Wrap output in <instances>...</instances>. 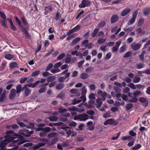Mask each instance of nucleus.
Returning a JSON list of instances; mask_svg holds the SVG:
<instances>
[{"label": "nucleus", "mask_w": 150, "mask_h": 150, "mask_svg": "<svg viewBox=\"0 0 150 150\" xmlns=\"http://www.w3.org/2000/svg\"><path fill=\"white\" fill-rule=\"evenodd\" d=\"M88 116L85 113L82 114H80L78 116H74V120H79L80 121L86 120L88 119Z\"/></svg>", "instance_id": "1"}, {"label": "nucleus", "mask_w": 150, "mask_h": 150, "mask_svg": "<svg viewBox=\"0 0 150 150\" xmlns=\"http://www.w3.org/2000/svg\"><path fill=\"white\" fill-rule=\"evenodd\" d=\"M14 139V137H11L10 139L7 138L4 140L0 142V147L1 148L4 147L8 143L12 141Z\"/></svg>", "instance_id": "2"}, {"label": "nucleus", "mask_w": 150, "mask_h": 150, "mask_svg": "<svg viewBox=\"0 0 150 150\" xmlns=\"http://www.w3.org/2000/svg\"><path fill=\"white\" fill-rule=\"evenodd\" d=\"M91 4V1L88 0H82L81 3L79 5V7L81 8H84L89 6Z\"/></svg>", "instance_id": "3"}, {"label": "nucleus", "mask_w": 150, "mask_h": 150, "mask_svg": "<svg viewBox=\"0 0 150 150\" xmlns=\"http://www.w3.org/2000/svg\"><path fill=\"white\" fill-rule=\"evenodd\" d=\"M137 14L138 12L137 11H136L133 13L132 17V19L129 21V23H128V25H132L134 22Z\"/></svg>", "instance_id": "4"}, {"label": "nucleus", "mask_w": 150, "mask_h": 150, "mask_svg": "<svg viewBox=\"0 0 150 150\" xmlns=\"http://www.w3.org/2000/svg\"><path fill=\"white\" fill-rule=\"evenodd\" d=\"M98 95L99 96H102L103 100H105V97L107 96V93L106 92H103L101 90H98L97 92Z\"/></svg>", "instance_id": "5"}, {"label": "nucleus", "mask_w": 150, "mask_h": 150, "mask_svg": "<svg viewBox=\"0 0 150 150\" xmlns=\"http://www.w3.org/2000/svg\"><path fill=\"white\" fill-rule=\"evenodd\" d=\"M27 86L25 85L23 87V89L24 90V94L25 96H29L31 93V90L27 87Z\"/></svg>", "instance_id": "6"}, {"label": "nucleus", "mask_w": 150, "mask_h": 150, "mask_svg": "<svg viewBox=\"0 0 150 150\" xmlns=\"http://www.w3.org/2000/svg\"><path fill=\"white\" fill-rule=\"evenodd\" d=\"M53 8L51 5H49L47 6H45L44 7V14L45 15H47L49 12L52 11Z\"/></svg>", "instance_id": "7"}, {"label": "nucleus", "mask_w": 150, "mask_h": 150, "mask_svg": "<svg viewBox=\"0 0 150 150\" xmlns=\"http://www.w3.org/2000/svg\"><path fill=\"white\" fill-rule=\"evenodd\" d=\"M45 143H39L35 145L32 147V149L33 150H36L39 149L41 147H42L45 146Z\"/></svg>", "instance_id": "8"}, {"label": "nucleus", "mask_w": 150, "mask_h": 150, "mask_svg": "<svg viewBox=\"0 0 150 150\" xmlns=\"http://www.w3.org/2000/svg\"><path fill=\"white\" fill-rule=\"evenodd\" d=\"M62 129L65 130L66 133L67 134V137H69L71 135V130L69 129L68 127H63Z\"/></svg>", "instance_id": "9"}, {"label": "nucleus", "mask_w": 150, "mask_h": 150, "mask_svg": "<svg viewBox=\"0 0 150 150\" xmlns=\"http://www.w3.org/2000/svg\"><path fill=\"white\" fill-rule=\"evenodd\" d=\"M139 101L142 103L144 106H146L148 104V101L145 98L143 97H141L139 99Z\"/></svg>", "instance_id": "10"}, {"label": "nucleus", "mask_w": 150, "mask_h": 150, "mask_svg": "<svg viewBox=\"0 0 150 150\" xmlns=\"http://www.w3.org/2000/svg\"><path fill=\"white\" fill-rule=\"evenodd\" d=\"M88 129L90 131L93 130L95 128V126L93 125V122L91 121H89L87 123Z\"/></svg>", "instance_id": "11"}, {"label": "nucleus", "mask_w": 150, "mask_h": 150, "mask_svg": "<svg viewBox=\"0 0 150 150\" xmlns=\"http://www.w3.org/2000/svg\"><path fill=\"white\" fill-rule=\"evenodd\" d=\"M141 46V45L139 44H132L131 45V47L134 50L136 51L139 49Z\"/></svg>", "instance_id": "12"}, {"label": "nucleus", "mask_w": 150, "mask_h": 150, "mask_svg": "<svg viewBox=\"0 0 150 150\" xmlns=\"http://www.w3.org/2000/svg\"><path fill=\"white\" fill-rule=\"evenodd\" d=\"M70 92L71 93L75 94V96H79L80 95V93L79 90L77 89H73L70 90Z\"/></svg>", "instance_id": "13"}, {"label": "nucleus", "mask_w": 150, "mask_h": 150, "mask_svg": "<svg viewBox=\"0 0 150 150\" xmlns=\"http://www.w3.org/2000/svg\"><path fill=\"white\" fill-rule=\"evenodd\" d=\"M16 95V90L14 88L12 89L10 92L9 98L10 99H13Z\"/></svg>", "instance_id": "14"}, {"label": "nucleus", "mask_w": 150, "mask_h": 150, "mask_svg": "<svg viewBox=\"0 0 150 150\" xmlns=\"http://www.w3.org/2000/svg\"><path fill=\"white\" fill-rule=\"evenodd\" d=\"M118 19V16L115 14L113 15L111 17V22L112 23H114L117 22Z\"/></svg>", "instance_id": "15"}, {"label": "nucleus", "mask_w": 150, "mask_h": 150, "mask_svg": "<svg viewBox=\"0 0 150 150\" xmlns=\"http://www.w3.org/2000/svg\"><path fill=\"white\" fill-rule=\"evenodd\" d=\"M6 134H7L6 136H5L6 138H8L10 136V134H13V135L15 136H17L18 135L16 134H13V132L11 130L7 131L6 132Z\"/></svg>", "instance_id": "16"}, {"label": "nucleus", "mask_w": 150, "mask_h": 150, "mask_svg": "<svg viewBox=\"0 0 150 150\" xmlns=\"http://www.w3.org/2000/svg\"><path fill=\"white\" fill-rule=\"evenodd\" d=\"M131 11V9L129 8H127L124 9L121 13V16H124L127 15Z\"/></svg>", "instance_id": "17"}, {"label": "nucleus", "mask_w": 150, "mask_h": 150, "mask_svg": "<svg viewBox=\"0 0 150 150\" xmlns=\"http://www.w3.org/2000/svg\"><path fill=\"white\" fill-rule=\"evenodd\" d=\"M40 82V81L39 80L37 81H36V82L34 83H30L28 84H27L26 86H27L31 87L32 88H34L35 87L37 84L38 83Z\"/></svg>", "instance_id": "18"}, {"label": "nucleus", "mask_w": 150, "mask_h": 150, "mask_svg": "<svg viewBox=\"0 0 150 150\" xmlns=\"http://www.w3.org/2000/svg\"><path fill=\"white\" fill-rule=\"evenodd\" d=\"M101 100H102L100 98H98L96 100V105L97 108H99L102 105L103 102Z\"/></svg>", "instance_id": "19"}, {"label": "nucleus", "mask_w": 150, "mask_h": 150, "mask_svg": "<svg viewBox=\"0 0 150 150\" xmlns=\"http://www.w3.org/2000/svg\"><path fill=\"white\" fill-rule=\"evenodd\" d=\"M64 87V84L63 83H60L57 84L56 86V89L57 90H60Z\"/></svg>", "instance_id": "20"}, {"label": "nucleus", "mask_w": 150, "mask_h": 150, "mask_svg": "<svg viewBox=\"0 0 150 150\" xmlns=\"http://www.w3.org/2000/svg\"><path fill=\"white\" fill-rule=\"evenodd\" d=\"M81 40V38L79 37H77L74 39L71 42L70 45L72 46L75 45L77 42H79Z\"/></svg>", "instance_id": "21"}, {"label": "nucleus", "mask_w": 150, "mask_h": 150, "mask_svg": "<svg viewBox=\"0 0 150 150\" xmlns=\"http://www.w3.org/2000/svg\"><path fill=\"white\" fill-rule=\"evenodd\" d=\"M114 122V120L112 119H110L105 121L104 123L105 125H107L108 124H112Z\"/></svg>", "instance_id": "22"}, {"label": "nucleus", "mask_w": 150, "mask_h": 150, "mask_svg": "<svg viewBox=\"0 0 150 150\" xmlns=\"http://www.w3.org/2000/svg\"><path fill=\"white\" fill-rule=\"evenodd\" d=\"M89 77V75L86 73H83L80 74V78L83 80L87 79Z\"/></svg>", "instance_id": "23"}, {"label": "nucleus", "mask_w": 150, "mask_h": 150, "mask_svg": "<svg viewBox=\"0 0 150 150\" xmlns=\"http://www.w3.org/2000/svg\"><path fill=\"white\" fill-rule=\"evenodd\" d=\"M144 14L145 16H147L150 12V8H144L143 11Z\"/></svg>", "instance_id": "24"}, {"label": "nucleus", "mask_w": 150, "mask_h": 150, "mask_svg": "<svg viewBox=\"0 0 150 150\" xmlns=\"http://www.w3.org/2000/svg\"><path fill=\"white\" fill-rule=\"evenodd\" d=\"M56 79V78L55 76H50L48 77L47 79V81L48 82H52L55 80Z\"/></svg>", "instance_id": "25"}, {"label": "nucleus", "mask_w": 150, "mask_h": 150, "mask_svg": "<svg viewBox=\"0 0 150 150\" xmlns=\"http://www.w3.org/2000/svg\"><path fill=\"white\" fill-rule=\"evenodd\" d=\"M105 22L104 21H102L99 23L98 25V27L99 28H103L105 25Z\"/></svg>", "instance_id": "26"}, {"label": "nucleus", "mask_w": 150, "mask_h": 150, "mask_svg": "<svg viewBox=\"0 0 150 150\" xmlns=\"http://www.w3.org/2000/svg\"><path fill=\"white\" fill-rule=\"evenodd\" d=\"M21 21H22L23 23L24 24V25L26 27H29V25L24 17H23L22 18Z\"/></svg>", "instance_id": "27"}, {"label": "nucleus", "mask_w": 150, "mask_h": 150, "mask_svg": "<svg viewBox=\"0 0 150 150\" xmlns=\"http://www.w3.org/2000/svg\"><path fill=\"white\" fill-rule=\"evenodd\" d=\"M81 101V100H77L76 99H74L73 100H72L71 104L72 105H75L76 104L78 103Z\"/></svg>", "instance_id": "28"}, {"label": "nucleus", "mask_w": 150, "mask_h": 150, "mask_svg": "<svg viewBox=\"0 0 150 150\" xmlns=\"http://www.w3.org/2000/svg\"><path fill=\"white\" fill-rule=\"evenodd\" d=\"M141 80V78L135 76L133 80V81L134 83L139 82Z\"/></svg>", "instance_id": "29"}, {"label": "nucleus", "mask_w": 150, "mask_h": 150, "mask_svg": "<svg viewBox=\"0 0 150 150\" xmlns=\"http://www.w3.org/2000/svg\"><path fill=\"white\" fill-rule=\"evenodd\" d=\"M144 64L143 63H139L136 64V68L139 69L144 68Z\"/></svg>", "instance_id": "30"}, {"label": "nucleus", "mask_w": 150, "mask_h": 150, "mask_svg": "<svg viewBox=\"0 0 150 150\" xmlns=\"http://www.w3.org/2000/svg\"><path fill=\"white\" fill-rule=\"evenodd\" d=\"M99 31V30L98 28H95L93 33H92L91 36L92 37H95L97 34L98 33V32Z\"/></svg>", "instance_id": "31"}, {"label": "nucleus", "mask_w": 150, "mask_h": 150, "mask_svg": "<svg viewBox=\"0 0 150 150\" xmlns=\"http://www.w3.org/2000/svg\"><path fill=\"white\" fill-rule=\"evenodd\" d=\"M25 132L23 130V129L20 130H19L18 132L19 133L23 135L25 137H29L30 136V135L28 134H25L24 133Z\"/></svg>", "instance_id": "32"}, {"label": "nucleus", "mask_w": 150, "mask_h": 150, "mask_svg": "<svg viewBox=\"0 0 150 150\" xmlns=\"http://www.w3.org/2000/svg\"><path fill=\"white\" fill-rule=\"evenodd\" d=\"M133 104L132 103H128L127 104L126 106V110H128L131 109L133 106Z\"/></svg>", "instance_id": "33"}, {"label": "nucleus", "mask_w": 150, "mask_h": 150, "mask_svg": "<svg viewBox=\"0 0 150 150\" xmlns=\"http://www.w3.org/2000/svg\"><path fill=\"white\" fill-rule=\"evenodd\" d=\"M5 57L8 60H11L14 57V56L12 54H7L5 55Z\"/></svg>", "instance_id": "34"}, {"label": "nucleus", "mask_w": 150, "mask_h": 150, "mask_svg": "<svg viewBox=\"0 0 150 150\" xmlns=\"http://www.w3.org/2000/svg\"><path fill=\"white\" fill-rule=\"evenodd\" d=\"M137 100L138 99L135 96H134V97L129 99L128 100V102H130L135 103L136 102Z\"/></svg>", "instance_id": "35"}, {"label": "nucleus", "mask_w": 150, "mask_h": 150, "mask_svg": "<svg viewBox=\"0 0 150 150\" xmlns=\"http://www.w3.org/2000/svg\"><path fill=\"white\" fill-rule=\"evenodd\" d=\"M50 121H55L58 119L57 117L55 116H51L48 118Z\"/></svg>", "instance_id": "36"}, {"label": "nucleus", "mask_w": 150, "mask_h": 150, "mask_svg": "<svg viewBox=\"0 0 150 150\" xmlns=\"http://www.w3.org/2000/svg\"><path fill=\"white\" fill-rule=\"evenodd\" d=\"M57 136V133L56 132H52L49 134H48L47 137H55Z\"/></svg>", "instance_id": "37"}, {"label": "nucleus", "mask_w": 150, "mask_h": 150, "mask_svg": "<svg viewBox=\"0 0 150 150\" xmlns=\"http://www.w3.org/2000/svg\"><path fill=\"white\" fill-rule=\"evenodd\" d=\"M127 47L125 45H124L121 47L120 50V53H122L123 52H125L126 51Z\"/></svg>", "instance_id": "38"}, {"label": "nucleus", "mask_w": 150, "mask_h": 150, "mask_svg": "<svg viewBox=\"0 0 150 150\" xmlns=\"http://www.w3.org/2000/svg\"><path fill=\"white\" fill-rule=\"evenodd\" d=\"M50 71L52 73L55 74L60 72L61 70L58 68L57 69H52L50 70Z\"/></svg>", "instance_id": "39"}, {"label": "nucleus", "mask_w": 150, "mask_h": 150, "mask_svg": "<svg viewBox=\"0 0 150 150\" xmlns=\"http://www.w3.org/2000/svg\"><path fill=\"white\" fill-rule=\"evenodd\" d=\"M62 64V63L61 62H58L55 64L54 66V68H57L60 67Z\"/></svg>", "instance_id": "40"}, {"label": "nucleus", "mask_w": 150, "mask_h": 150, "mask_svg": "<svg viewBox=\"0 0 150 150\" xmlns=\"http://www.w3.org/2000/svg\"><path fill=\"white\" fill-rule=\"evenodd\" d=\"M66 79V77L64 76H61L59 77L58 79V82L62 83L64 82Z\"/></svg>", "instance_id": "41"}, {"label": "nucleus", "mask_w": 150, "mask_h": 150, "mask_svg": "<svg viewBox=\"0 0 150 150\" xmlns=\"http://www.w3.org/2000/svg\"><path fill=\"white\" fill-rule=\"evenodd\" d=\"M53 67V64L52 63L49 64L47 66L45 70L46 71H48L51 69Z\"/></svg>", "instance_id": "42"}, {"label": "nucleus", "mask_w": 150, "mask_h": 150, "mask_svg": "<svg viewBox=\"0 0 150 150\" xmlns=\"http://www.w3.org/2000/svg\"><path fill=\"white\" fill-rule=\"evenodd\" d=\"M21 85L20 84L18 85L16 87V93H20L21 91Z\"/></svg>", "instance_id": "43"}, {"label": "nucleus", "mask_w": 150, "mask_h": 150, "mask_svg": "<svg viewBox=\"0 0 150 150\" xmlns=\"http://www.w3.org/2000/svg\"><path fill=\"white\" fill-rule=\"evenodd\" d=\"M58 112L62 114L67 111V109H64L62 108H59L58 109Z\"/></svg>", "instance_id": "44"}, {"label": "nucleus", "mask_w": 150, "mask_h": 150, "mask_svg": "<svg viewBox=\"0 0 150 150\" xmlns=\"http://www.w3.org/2000/svg\"><path fill=\"white\" fill-rule=\"evenodd\" d=\"M106 40L105 39L100 38L98 40L97 42L99 44H102L105 42Z\"/></svg>", "instance_id": "45"}, {"label": "nucleus", "mask_w": 150, "mask_h": 150, "mask_svg": "<svg viewBox=\"0 0 150 150\" xmlns=\"http://www.w3.org/2000/svg\"><path fill=\"white\" fill-rule=\"evenodd\" d=\"M6 19H3V20L1 21V25L4 27H5L6 28H7L8 27L6 25Z\"/></svg>", "instance_id": "46"}, {"label": "nucleus", "mask_w": 150, "mask_h": 150, "mask_svg": "<svg viewBox=\"0 0 150 150\" xmlns=\"http://www.w3.org/2000/svg\"><path fill=\"white\" fill-rule=\"evenodd\" d=\"M142 145L140 144H138L134 147L132 149V150H137L142 147Z\"/></svg>", "instance_id": "47"}, {"label": "nucleus", "mask_w": 150, "mask_h": 150, "mask_svg": "<svg viewBox=\"0 0 150 150\" xmlns=\"http://www.w3.org/2000/svg\"><path fill=\"white\" fill-rule=\"evenodd\" d=\"M47 90V88L45 87H43L41 88L39 90V92L40 93H42L44 92Z\"/></svg>", "instance_id": "48"}, {"label": "nucleus", "mask_w": 150, "mask_h": 150, "mask_svg": "<svg viewBox=\"0 0 150 150\" xmlns=\"http://www.w3.org/2000/svg\"><path fill=\"white\" fill-rule=\"evenodd\" d=\"M144 18L140 19L138 21V25L139 26H140L142 25L144 23Z\"/></svg>", "instance_id": "49"}, {"label": "nucleus", "mask_w": 150, "mask_h": 150, "mask_svg": "<svg viewBox=\"0 0 150 150\" xmlns=\"http://www.w3.org/2000/svg\"><path fill=\"white\" fill-rule=\"evenodd\" d=\"M65 94L64 93H60L57 96L58 98H60L62 99H63L65 98Z\"/></svg>", "instance_id": "50"}, {"label": "nucleus", "mask_w": 150, "mask_h": 150, "mask_svg": "<svg viewBox=\"0 0 150 150\" xmlns=\"http://www.w3.org/2000/svg\"><path fill=\"white\" fill-rule=\"evenodd\" d=\"M18 146H16L14 148H12L11 149H7V148H1L0 149V150H16L18 148Z\"/></svg>", "instance_id": "51"}, {"label": "nucleus", "mask_w": 150, "mask_h": 150, "mask_svg": "<svg viewBox=\"0 0 150 150\" xmlns=\"http://www.w3.org/2000/svg\"><path fill=\"white\" fill-rule=\"evenodd\" d=\"M81 90L82 92L81 93V95H86V94L87 92V90L86 88L85 87H83Z\"/></svg>", "instance_id": "52"}, {"label": "nucleus", "mask_w": 150, "mask_h": 150, "mask_svg": "<svg viewBox=\"0 0 150 150\" xmlns=\"http://www.w3.org/2000/svg\"><path fill=\"white\" fill-rule=\"evenodd\" d=\"M15 18L16 22H17L20 27H21V21L17 16H15Z\"/></svg>", "instance_id": "53"}, {"label": "nucleus", "mask_w": 150, "mask_h": 150, "mask_svg": "<svg viewBox=\"0 0 150 150\" xmlns=\"http://www.w3.org/2000/svg\"><path fill=\"white\" fill-rule=\"evenodd\" d=\"M6 97V94L5 93H3L1 95L0 97V101L1 102L4 100Z\"/></svg>", "instance_id": "54"}, {"label": "nucleus", "mask_w": 150, "mask_h": 150, "mask_svg": "<svg viewBox=\"0 0 150 150\" xmlns=\"http://www.w3.org/2000/svg\"><path fill=\"white\" fill-rule=\"evenodd\" d=\"M111 53L110 52H108L106 55L105 59L106 60L109 59L111 57Z\"/></svg>", "instance_id": "55"}, {"label": "nucleus", "mask_w": 150, "mask_h": 150, "mask_svg": "<svg viewBox=\"0 0 150 150\" xmlns=\"http://www.w3.org/2000/svg\"><path fill=\"white\" fill-rule=\"evenodd\" d=\"M40 72V71L39 70L36 71L34 72H33L32 73L31 75L33 76H36L39 74Z\"/></svg>", "instance_id": "56"}, {"label": "nucleus", "mask_w": 150, "mask_h": 150, "mask_svg": "<svg viewBox=\"0 0 150 150\" xmlns=\"http://www.w3.org/2000/svg\"><path fill=\"white\" fill-rule=\"evenodd\" d=\"M123 80L127 83H130L132 82V80L128 77H125Z\"/></svg>", "instance_id": "57"}, {"label": "nucleus", "mask_w": 150, "mask_h": 150, "mask_svg": "<svg viewBox=\"0 0 150 150\" xmlns=\"http://www.w3.org/2000/svg\"><path fill=\"white\" fill-rule=\"evenodd\" d=\"M86 113L90 115H93L95 114L94 112L92 110H89L87 111Z\"/></svg>", "instance_id": "58"}, {"label": "nucleus", "mask_w": 150, "mask_h": 150, "mask_svg": "<svg viewBox=\"0 0 150 150\" xmlns=\"http://www.w3.org/2000/svg\"><path fill=\"white\" fill-rule=\"evenodd\" d=\"M6 63L5 62H3L1 64V68L2 70H3L6 65Z\"/></svg>", "instance_id": "59"}, {"label": "nucleus", "mask_w": 150, "mask_h": 150, "mask_svg": "<svg viewBox=\"0 0 150 150\" xmlns=\"http://www.w3.org/2000/svg\"><path fill=\"white\" fill-rule=\"evenodd\" d=\"M65 56V54L64 53H62L59 55L57 57V59L60 60L62 59Z\"/></svg>", "instance_id": "60"}, {"label": "nucleus", "mask_w": 150, "mask_h": 150, "mask_svg": "<svg viewBox=\"0 0 150 150\" xmlns=\"http://www.w3.org/2000/svg\"><path fill=\"white\" fill-rule=\"evenodd\" d=\"M57 81H54L51 83H50L49 85V87L50 88L52 87L53 86L56 85L57 84Z\"/></svg>", "instance_id": "61"}, {"label": "nucleus", "mask_w": 150, "mask_h": 150, "mask_svg": "<svg viewBox=\"0 0 150 150\" xmlns=\"http://www.w3.org/2000/svg\"><path fill=\"white\" fill-rule=\"evenodd\" d=\"M128 86L131 89H136V86L132 83H130L128 85Z\"/></svg>", "instance_id": "62"}, {"label": "nucleus", "mask_w": 150, "mask_h": 150, "mask_svg": "<svg viewBox=\"0 0 150 150\" xmlns=\"http://www.w3.org/2000/svg\"><path fill=\"white\" fill-rule=\"evenodd\" d=\"M17 66V64L16 62H13L11 63L9 66L11 68H13L16 67Z\"/></svg>", "instance_id": "63"}, {"label": "nucleus", "mask_w": 150, "mask_h": 150, "mask_svg": "<svg viewBox=\"0 0 150 150\" xmlns=\"http://www.w3.org/2000/svg\"><path fill=\"white\" fill-rule=\"evenodd\" d=\"M78 74V72L77 71H75L72 72L71 77L72 78L76 77Z\"/></svg>", "instance_id": "64"}]
</instances>
